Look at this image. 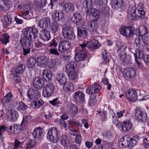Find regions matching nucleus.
I'll list each match as a JSON object with an SVG mask.
<instances>
[{"label":"nucleus","instance_id":"obj_53","mask_svg":"<svg viewBox=\"0 0 149 149\" xmlns=\"http://www.w3.org/2000/svg\"><path fill=\"white\" fill-rule=\"evenodd\" d=\"M56 61L54 59H51L47 62V65L50 68H53L55 67L56 65Z\"/></svg>","mask_w":149,"mask_h":149},{"label":"nucleus","instance_id":"obj_44","mask_svg":"<svg viewBox=\"0 0 149 149\" xmlns=\"http://www.w3.org/2000/svg\"><path fill=\"white\" fill-rule=\"evenodd\" d=\"M21 130H26L27 128V123L26 119H24V117L20 125H19Z\"/></svg>","mask_w":149,"mask_h":149},{"label":"nucleus","instance_id":"obj_57","mask_svg":"<svg viewBox=\"0 0 149 149\" xmlns=\"http://www.w3.org/2000/svg\"><path fill=\"white\" fill-rule=\"evenodd\" d=\"M112 121L116 126H119L120 124V122L118 120L115 113H114L113 115H112Z\"/></svg>","mask_w":149,"mask_h":149},{"label":"nucleus","instance_id":"obj_48","mask_svg":"<svg viewBox=\"0 0 149 149\" xmlns=\"http://www.w3.org/2000/svg\"><path fill=\"white\" fill-rule=\"evenodd\" d=\"M83 5L87 8L88 12L91 9L92 3L91 0H85L83 3Z\"/></svg>","mask_w":149,"mask_h":149},{"label":"nucleus","instance_id":"obj_64","mask_svg":"<svg viewBox=\"0 0 149 149\" xmlns=\"http://www.w3.org/2000/svg\"><path fill=\"white\" fill-rule=\"evenodd\" d=\"M27 108V106L23 102L19 103L18 106V108L21 110H23L26 109Z\"/></svg>","mask_w":149,"mask_h":149},{"label":"nucleus","instance_id":"obj_34","mask_svg":"<svg viewBox=\"0 0 149 149\" xmlns=\"http://www.w3.org/2000/svg\"><path fill=\"white\" fill-rule=\"evenodd\" d=\"M123 0H113L112 7L115 9L120 8L123 5Z\"/></svg>","mask_w":149,"mask_h":149},{"label":"nucleus","instance_id":"obj_35","mask_svg":"<svg viewBox=\"0 0 149 149\" xmlns=\"http://www.w3.org/2000/svg\"><path fill=\"white\" fill-rule=\"evenodd\" d=\"M136 34L141 36L143 34L147 31L146 28L144 26H142L140 28H137L136 30Z\"/></svg>","mask_w":149,"mask_h":149},{"label":"nucleus","instance_id":"obj_28","mask_svg":"<svg viewBox=\"0 0 149 149\" xmlns=\"http://www.w3.org/2000/svg\"><path fill=\"white\" fill-rule=\"evenodd\" d=\"M36 61V59L33 58H29L27 61V68L31 69H34Z\"/></svg>","mask_w":149,"mask_h":149},{"label":"nucleus","instance_id":"obj_59","mask_svg":"<svg viewBox=\"0 0 149 149\" xmlns=\"http://www.w3.org/2000/svg\"><path fill=\"white\" fill-rule=\"evenodd\" d=\"M35 90L33 88H31L28 91L27 96L29 99H31L32 96L33 94H34Z\"/></svg>","mask_w":149,"mask_h":149},{"label":"nucleus","instance_id":"obj_12","mask_svg":"<svg viewBox=\"0 0 149 149\" xmlns=\"http://www.w3.org/2000/svg\"><path fill=\"white\" fill-rule=\"evenodd\" d=\"M101 86L97 83H95L92 86L86 90L87 93L90 95L98 93L101 90Z\"/></svg>","mask_w":149,"mask_h":149},{"label":"nucleus","instance_id":"obj_51","mask_svg":"<svg viewBox=\"0 0 149 149\" xmlns=\"http://www.w3.org/2000/svg\"><path fill=\"white\" fill-rule=\"evenodd\" d=\"M89 105L93 106L95 104L96 102V99L95 96L93 95L90 96L88 100Z\"/></svg>","mask_w":149,"mask_h":149},{"label":"nucleus","instance_id":"obj_56","mask_svg":"<svg viewBox=\"0 0 149 149\" xmlns=\"http://www.w3.org/2000/svg\"><path fill=\"white\" fill-rule=\"evenodd\" d=\"M127 139H124V138H122L120 141L122 142L120 143V147L122 148H124L127 147Z\"/></svg>","mask_w":149,"mask_h":149},{"label":"nucleus","instance_id":"obj_13","mask_svg":"<svg viewBox=\"0 0 149 149\" xmlns=\"http://www.w3.org/2000/svg\"><path fill=\"white\" fill-rule=\"evenodd\" d=\"M61 6L63 10L66 13L70 14L75 11L74 6L73 4L63 3L61 4Z\"/></svg>","mask_w":149,"mask_h":149},{"label":"nucleus","instance_id":"obj_55","mask_svg":"<svg viewBox=\"0 0 149 149\" xmlns=\"http://www.w3.org/2000/svg\"><path fill=\"white\" fill-rule=\"evenodd\" d=\"M143 52L139 50H137L136 53L134 54V56L135 58H142L143 56Z\"/></svg>","mask_w":149,"mask_h":149},{"label":"nucleus","instance_id":"obj_3","mask_svg":"<svg viewBox=\"0 0 149 149\" xmlns=\"http://www.w3.org/2000/svg\"><path fill=\"white\" fill-rule=\"evenodd\" d=\"M58 134V131L57 128L54 127L50 128L47 133L48 139L52 143H56L59 139Z\"/></svg>","mask_w":149,"mask_h":149},{"label":"nucleus","instance_id":"obj_24","mask_svg":"<svg viewBox=\"0 0 149 149\" xmlns=\"http://www.w3.org/2000/svg\"><path fill=\"white\" fill-rule=\"evenodd\" d=\"M122 129L124 132H127L130 130L132 127V124L128 120L123 121L122 124Z\"/></svg>","mask_w":149,"mask_h":149},{"label":"nucleus","instance_id":"obj_58","mask_svg":"<svg viewBox=\"0 0 149 149\" xmlns=\"http://www.w3.org/2000/svg\"><path fill=\"white\" fill-rule=\"evenodd\" d=\"M143 143L142 144L143 146L145 149H149V140L145 138L143 140Z\"/></svg>","mask_w":149,"mask_h":149},{"label":"nucleus","instance_id":"obj_6","mask_svg":"<svg viewBox=\"0 0 149 149\" xmlns=\"http://www.w3.org/2000/svg\"><path fill=\"white\" fill-rule=\"evenodd\" d=\"M136 120L139 122H145L147 119V114L144 109L139 108L136 111Z\"/></svg>","mask_w":149,"mask_h":149},{"label":"nucleus","instance_id":"obj_10","mask_svg":"<svg viewBox=\"0 0 149 149\" xmlns=\"http://www.w3.org/2000/svg\"><path fill=\"white\" fill-rule=\"evenodd\" d=\"M66 109L68 114L71 117H74L75 116L78 111L77 107L72 103H69L67 105Z\"/></svg>","mask_w":149,"mask_h":149},{"label":"nucleus","instance_id":"obj_63","mask_svg":"<svg viewBox=\"0 0 149 149\" xmlns=\"http://www.w3.org/2000/svg\"><path fill=\"white\" fill-rule=\"evenodd\" d=\"M102 55L104 61L106 62H108L109 61L108 54L105 52V50H104V52H102Z\"/></svg>","mask_w":149,"mask_h":149},{"label":"nucleus","instance_id":"obj_22","mask_svg":"<svg viewBox=\"0 0 149 149\" xmlns=\"http://www.w3.org/2000/svg\"><path fill=\"white\" fill-rule=\"evenodd\" d=\"M136 68H133L126 69L124 71L125 77L130 78L134 76L136 72Z\"/></svg>","mask_w":149,"mask_h":149},{"label":"nucleus","instance_id":"obj_60","mask_svg":"<svg viewBox=\"0 0 149 149\" xmlns=\"http://www.w3.org/2000/svg\"><path fill=\"white\" fill-rule=\"evenodd\" d=\"M40 92L36 90L34 91V93L32 96L31 99L32 100L38 99L40 96Z\"/></svg>","mask_w":149,"mask_h":149},{"label":"nucleus","instance_id":"obj_18","mask_svg":"<svg viewBox=\"0 0 149 149\" xmlns=\"http://www.w3.org/2000/svg\"><path fill=\"white\" fill-rule=\"evenodd\" d=\"M140 137L139 136H135L132 137L129 140H127V148L131 149L135 146L140 139Z\"/></svg>","mask_w":149,"mask_h":149},{"label":"nucleus","instance_id":"obj_31","mask_svg":"<svg viewBox=\"0 0 149 149\" xmlns=\"http://www.w3.org/2000/svg\"><path fill=\"white\" fill-rule=\"evenodd\" d=\"M47 4L46 0H41L40 2H38L35 6V10L40 11L41 9L44 8Z\"/></svg>","mask_w":149,"mask_h":149},{"label":"nucleus","instance_id":"obj_52","mask_svg":"<svg viewBox=\"0 0 149 149\" xmlns=\"http://www.w3.org/2000/svg\"><path fill=\"white\" fill-rule=\"evenodd\" d=\"M8 4L7 0H0V10L3 11L4 8Z\"/></svg>","mask_w":149,"mask_h":149},{"label":"nucleus","instance_id":"obj_2","mask_svg":"<svg viewBox=\"0 0 149 149\" xmlns=\"http://www.w3.org/2000/svg\"><path fill=\"white\" fill-rule=\"evenodd\" d=\"M62 34L64 38L69 40H73L75 38V35L72 27L65 26L62 28Z\"/></svg>","mask_w":149,"mask_h":149},{"label":"nucleus","instance_id":"obj_62","mask_svg":"<svg viewBox=\"0 0 149 149\" xmlns=\"http://www.w3.org/2000/svg\"><path fill=\"white\" fill-rule=\"evenodd\" d=\"M93 49H98L101 46L99 42L96 40H93Z\"/></svg>","mask_w":149,"mask_h":149},{"label":"nucleus","instance_id":"obj_21","mask_svg":"<svg viewBox=\"0 0 149 149\" xmlns=\"http://www.w3.org/2000/svg\"><path fill=\"white\" fill-rule=\"evenodd\" d=\"M56 79L59 83L62 85H64L67 81V78L65 74L60 73L57 74Z\"/></svg>","mask_w":149,"mask_h":149},{"label":"nucleus","instance_id":"obj_8","mask_svg":"<svg viewBox=\"0 0 149 149\" xmlns=\"http://www.w3.org/2000/svg\"><path fill=\"white\" fill-rule=\"evenodd\" d=\"M125 94L127 100L129 101L135 102L137 99L136 92L134 90H127L125 92Z\"/></svg>","mask_w":149,"mask_h":149},{"label":"nucleus","instance_id":"obj_15","mask_svg":"<svg viewBox=\"0 0 149 149\" xmlns=\"http://www.w3.org/2000/svg\"><path fill=\"white\" fill-rule=\"evenodd\" d=\"M49 60V58L46 56H41L37 58L36 61L38 66L45 68Z\"/></svg>","mask_w":149,"mask_h":149},{"label":"nucleus","instance_id":"obj_29","mask_svg":"<svg viewBox=\"0 0 149 149\" xmlns=\"http://www.w3.org/2000/svg\"><path fill=\"white\" fill-rule=\"evenodd\" d=\"M11 18L10 16L4 15L2 18V22L3 25L6 27L9 26L12 22Z\"/></svg>","mask_w":149,"mask_h":149},{"label":"nucleus","instance_id":"obj_61","mask_svg":"<svg viewBox=\"0 0 149 149\" xmlns=\"http://www.w3.org/2000/svg\"><path fill=\"white\" fill-rule=\"evenodd\" d=\"M136 9V8L135 6L130 7L128 9V14H134V13H135Z\"/></svg>","mask_w":149,"mask_h":149},{"label":"nucleus","instance_id":"obj_25","mask_svg":"<svg viewBox=\"0 0 149 149\" xmlns=\"http://www.w3.org/2000/svg\"><path fill=\"white\" fill-rule=\"evenodd\" d=\"M13 97V95L11 93H8L5 96L2 100V102L3 103L4 105L6 106L7 105H11L10 103L12 101Z\"/></svg>","mask_w":149,"mask_h":149},{"label":"nucleus","instance_id":"obj_11","mask_svg":"<svg viewBox=\"0 0 149 149\" xmlns=\"http://www.w3.org/2000/svg\"><path fill=\"white\" fill-rule=\"evenodd\" d=\"M71 47L70 43L67 41L62 40L59 43L58 50L61 52L64 53L68 50Z\"/></svg>","mask_w":149,"mask_h":149},{"label":"nucleus","instance_id":"obj_27","mask_svg":"<svg viewBox=\"0 0 149 149\" xmlns=\"http://www.w3.org/2000/svg\"><path fill=\"white\" fill-rule=\"evenodd\" d=\"M127 48L126 45L124 43H120L118 46L117 52H119V54L118 55V57L120 58L124 55H126L125 50Z\"/></svg>","mask_w":149,"mask_h":149},{"label":"nucleus","instance_id":"obj_40","mask_svg":"<svg viewBox=\"0 0 149 149\" xmlns=\"http://www.w3.org/2000/svg\"><path fill=\"white\" fill-rule=\"evenodd\" d=\"M51 26V30L53 33H54L57 31L59 27L57 21H54L52 23Z\"/></svg>","mask_w":149,"mask_h":149},{"label":"nucleus","instance_id":"obj_47","mask_svg":"<svg viewBox=\"0 0 149 149\" xmlns=\"http://www.w3.org/2000/svg\"><path fill=\"white\" fill-rule=\"evenodd\" d=\"M36 145V142L34 140H30L28 142L26 148V149H31L35 147Z\"/></svg>","mask_w":149,"mask_h":149},{"label":"nucleus","instance_id":"obj_37","mask_svg":"<svg viewBox=\"0 0 149 149\" xmlns=\"http://www.w3.org/2000/svg\"><path fill=\"white\" fill-rule=\"evenodd\" d=\"M44 104V101L41 100L34 101L31 103L32 106L35 109H39Z\"/></svg>","mask_w":149,"mask_h":149},{"label":"nucleus","instance_id":"obj_36","mask_svg":"<svg viewBox=\"0 0 149 149\" xmlns=\"http://www.w3.org/2000/svg\"><path fill=\"white\" fill-rule=\"evenodd\" d=\"M93 45L92 40V41L88 42L86 43L83 42L80 45L82 47L84 50L86 51L87 48L93 49Z\"/></svg>","mask_w":149,"mask_h":149},{"label":"nucleus","instance_id":"obj_17","mask_svg":"<svg viewBox=\"0 0 149 149\" xmlns=\"http://www.w3.org/2000/svg\"><path fill=\"white\" fill-rule=\"evenodd\" d=\"M63 17V14L61 10H55L52 11V18L53 20L58 21Z\"/></svg>","mask_w":149,"mask_h":149},{"label":"nucleus","instance_id":"obj_39","mask_svg":"<svg viewBox=\"0 0 149 149\" xmlns=\"http://www.w3.org/2000/svg\"><path fill=\"white\" fill-rule=\"evenodd\" d=\"M9 38L8 34H3L1 37L0 40L2 44L6 45L9 42Z\"/></svg>","mask_w":149,"mask_h":149},{"label":"nucleus","instance_id":"obj_20","mask_svg":"<svg viewBox=\"0 0 149 149\" xmlns=\"http://www.w3.org/2000/svg\"><path fill=\"white\" fill-rule=\"evenodd\" d=\"M74 100L78 103H82L85 101V95L84 93L80 91H77L74 94Z\"/></svg>","mask_w":149,"mask_h":149},{"label":"nucleus","instance_id":"obj_16","mask_svg":"<svg viewBox=\"0 0 149 149\" xmlns=\"http://www.w3.org/2000/svg\"><path fill=\"white\" fill-rule=\"evenodd\" d=\"M44 84V80L41 78H35L33 81V86L36 88L40 89L43 87Z\"/></svg>","mask_w":149,"mask_h":149},{"label":"nucleus","instance_id":"obj_45","mask_svg":"<svg viewBox=\"0 0 149 149\" xmlns=\"http://www.w3.org/2000/svg\"><path fill=\"white\" fill-rule=\"evenodd\" d=\"M142 38L143 42L147 45H149V33L145 32L142 35Z\"/></svg>","mask_w":149,"mask_h":149},{"label":"nucleus","instance_id":"obj_46","mask_svg":"<svg viewBox=\"0 0 149 149\" xmlns=\"http://www.w3.org/2000/svg\"><path fill=\"white\" fill-rule=\"evenodd\" d=\"M142 37L138 36L136 38L135 43L136 44L137 48L139 49L140 47L142 46Z\"/></svg>","mask_w":149,"mask_h":149},{"label":"nucleus","instance_id":"obj_7","mask_svg":"<svg viewBox=\"0 0 149 149\" xmlns=\"http://www.w3.org/2000/svg\"><path fill=\"white\" fill-rule=\"evenodd\" d=\"M119 31L120 34L127 37L132 38L134 34L132 27L130 26H122L119 28Z\"/></svg>","mask_w":149,"mask_h":149},{"label":"nucleus","instance_id":"obj_32","mask_svg":"<svg viewBox=\"0 0 149 149\" xmlns=\"http://www.w3.org/2000/svg\"><path fill=\"white\" fill-rule=\"evenodd\" d=\"M77 33L78 36L81 37L85 38L87 34L86 29L85 27L78 28Z\"/></svg>","mask_w":149,"mask_h":149},{"label":"nucleus","instance_id":"obj_4","mask_svg":"<svg viewBox=\"0 0 149 149\" xmlns=\"http://www.w3.org/2000/svg\"><path fill=\"white\" fill-rule=\"evenodd\" d=\"M75 52L74 59L77 62L84 60L87 53V51L84 50L80 45L76 49Z\"/></svg>","mask_w":149,"mask_h":149},{"label":"nucleus","instance_id":"obj_26","mask_svg":"<svg viewBox=\"0 0 149 149\" xmlns=\"http://www.w3.org/2000/svg\"><path fill=\"white\" fill-rule=\"evenodd\" d=\"M71 20L74 23L79 24L81 20V13L76 12L72 16Z\"/></svg>","mask_w":149,"mask_h":149},{"label":"nucleus","instance_id":"obj_42","mask_svg":"<svg viewBox=\"0 0 149 149\" xmlns=\"http://www.w3.org/2000/svg\"><path fill=\"white\" fill-rule=\"evenodd\" d=\"M74 64V62H70L67 65L66 69L67 73L75 70Z\"/></svg>","mask_w":149,"mask_h":149},{"label":"nucleus","instance_id":"obj_5","mask_svg":"<svg viewBox=\"0 0 149 149\" xmlns=\"http://www.w3.org/2000/svg\"><path fill=\"white\" fill-rule=\"evenodd\" d=\"M55 89L54 84L49 83L46 84L42 89V94L44 97H50L54 93Z\"/></svg>","mask_w":149,"mask_h":149},{"label":"nucleus","instance_id":"obj_33","mask_svg":"<svg viewBox=\"0 0 149 149\" xmlns=\"http://www.w3.org/2000/svg\"><path fill=\"white\" fill-rule=\"evenodd\" d=\"M60 142L64 148H67L69 145V141L67 137L65 135H62L61 137Z\"/></svg>","mask_w":149,"mask_h":149},{"label":"nucleus","instance_id":"obj_43","mask_svg":"<svg viewBox=\"0 0 149 149\" xmlns=\"http://www.w3.org/2000/svg\"><path fill=\"white\" fill-rule=\"evenodd\" d=\"M63 85L64 90L66 92L70 91L73 89L72 84L70 82H67V83Z\"/></svg>","mask_w":149,"mask_h":149},{"label":"nucleus","instance_id":"obj_50","mask_svg":"<svg viewBox=\"0 0 149 149\" xmlns=\"http://www.w3.org/2000/svg\"><path fill=\"white\" fill-rule=\"evenodd\" d=\"M88 30L91 32H93L95 31L96 28V27L95 26V24L93 22H88Z\"/></svg>","mask_w":149,"mask_h":149},{"label":"nucleus","instance_id":"obj_14","mask_svg":"<svg viewBox=\"0 0 149 149\" xmlns=\"http://www.w3.org/2000/svg\"><path fill=\"white\" fill-rule=\"evenodd\" d=\"M6 117L10 121L14 122L19 117L18 112L14 109H11L6 113Z\"/></svg>","mask_w":149,"mask_h":149},{"label":"nucleus","instance_id":"obj_19","mask_svg":"<svg viewBox=\"0 0 149 149\" xmlns=\"http://www.w3.org/2000/svg\"><path fill=\"white\" fill-rule=\"evenodd\" d=\"M39 36L40 38L44 41H48L51 38L49 32L45 29L40 31Z\"/></svg>","mask_w":149,"mask_h":149},{"label":"nucleus","instance_id":"obj_9","mask_svg":"<svg viewBox=\"0 0 149 149\" xmlns=\"http://www.w3.org/2000/svg\"><path fill=\"white\" fill-rule=\"evenodd\" d=\"M32 8V4L30 3L23 6V9L25 12L22 15V17L26 20H29L31 18L32 16L30 15V13L31 14V10Z\"/></svg>","mask_w":149,"mask_h":149},{"label":"nucleus","instance_id":"obj_49","mask_svg":"<svg viewBox=\"0 0 149 149\" xmlns=\"http://www.w3.org/2000/svg\"><path fill=\"white\" fill-rule=\"evenodd\" d=\"M69 78L70 80H74L76 79L77 77V72L75 70L68 73Z\"/></svg>","mask_w":149,"mask_h":149},{"label":"nucleus","instance_id":"obj_23","mask_svg":"<svg viewBox=\"0 0 149 149\" xmlns=\"http://www.w3.org/2000/svg\"><path fill=\"white\" fill-rule=\"evenodd\" d=\"M43 130L40 127L36 128L33 133V136L36 140H39L43 135Z\"/></svg>","mask_w":149,"mask_h":149},{"label":"nucleus","instance_id":"obj_54","mask_svg":"<svg viewBox=\"0 0 149 149\" xmlns=\"http://www.w3.org/2000/svg\"><path fill=\"white\" fill-rule=\"evenodd\" d=\"M142 59L143 58H135L136 63L137 66L139 68H143L144 66L142 63Z\"/></svg>","mask_w":149,"mask_h":149},{"label":"nucleus","instance_id":"obj_38","mask_svg":"<svg viewBox=\"0 0 149 149\" xmlns=\"http://www.w3.org/2000/svg\"><path fill=\"white\" fill-rule=\"evenodd\" d=\"M144 7L141 4L139 5L137 7V10L138 13L140 14L139 17H140L141 18L144 19L145 18V12L143 10Z\"/></svg>","mask_w":149,"mask_h":149},{"label":"nucleus","instance_id":"obj_30","mask_svg":"<svg viewBox=\"0 0 149 149\" xmlns=\"http://www.w3.org/2000/svg\"><path fill=\"white\" fill-rule=\"evenodd\" d=\"M42 75L45 79L47 81H49L52 80V74L51 72L48 69L44 70Z\"/></svg>","mask_w":149,"mask_h":149},{"label":"nucleus","instance_id":"obj_41","mask_svg":"<svg viewBox=\"0 0 149 149\" xmlns=\"http://www.w3.org/2000/svg\"><path fill=\"white\" fill-rule=\"evenodd\" d=\"M25 68L24 65L21 64L19 66L16 67L14 70L15 73L18 74H22Z\"/></svg>","mask_w":149,"mask_h":149},{"label":"nucleus","instance_id":"obj_1","mask_svg":"<svg viewBox=\"0 0 149 149\" xmlns=\"http://www.w3.org/2000/svg\"><path fill=\"white\" fill-rule=\"evenodd\" d=\"M23 36H21L19 42L23 47V54L26 55L30 52L31 40H35L38 37V31L34 26L27 27L22 31Z\"/></svg>","mask_w":149,"mask_h":149}]
</instances>
